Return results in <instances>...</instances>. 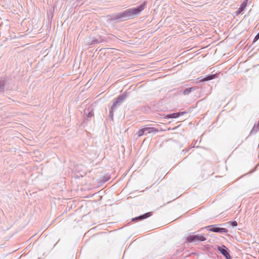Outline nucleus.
Masks as SVG:
<instances>
[{"instance_id": "obj_1", "label": "nucleus", "mask_w": 259, "mask_h": 259, "mask_svg": "<svg viewBox=\"0 0 259 259\" xmlns=\"http://www.w3.org/2000/svg\"><path fill=\"white\" fill-rule=\"evenodd\" d=\"M146 5V2H144L137 7L128 9L124 11L115 14L108 15L107 17H109L108 21H115L116 22H119L127 20L132 18H134L140 14V13L144 9Z\"/></svg>"}, {"instance_id": "obj_2", "label": "nucleus", "mask_w": 259, "mask_h": 259, "mask_svg": "<svg viewBox=\"0 0 259 259\" xmlns=\"http://www.w3.org/2000/svg\"><path fill=\"white\" fill-rule=\"evenodd\" d=\"M126 96V93H124L119 95L115 99V101L113 102L112 105L110 109L109 114V118H111L112 120H113L114 110L117 107H118L122 104V103L125 100Z\"/></svg>"}, {"instance_id": "obj_3", "label": "nucleus", "mask_w": 259, "mask_h": 259, "mask_svg": "<svg viewBox=\"0 0 259 259\" xmlns=\"http://www.w3.org/2000/svg\"><path fill=\"white\" fill-rule=\"evenodd\" d=\"M189 234L187 236L185 237L186 241L184 244L195 243L196 244L200 243V242L204 241L206 240V237L201 234Z\"/></svg>"}, {"instance_id": "obj_4", "label": "nucleus", "mask_w": 259, "mask_h": 259, "mask_svg": "<svg viewBox=\"0 0 259 259\" xmlns=\"http://www.w3.org/2000/svg\"><path fill=\"white\" fill-rule=\"evenodd\" d=\"M206 228L211 232L219 233H226L228 232V229L225 228L219 227V225H212L206 227Z\"/></svg>"}, {"instance_id": "obj_5", "label": "nucleus", "mask_w": 259, "mask_h": 259, "mask_svg": "<svg viewBox=\"0 0 259 259\" xmlns=\"http://www.w3.org/2000/svg\"><path fill=\"white\" fill-rule=\"evenodd\" d=\"M217 249L226 259H232L230 254L229 249L225 245L218 246Z\"/></svg>"}, {"instance_id": "obj_6", "label": "nucleus", "mask_w": 259, "mask_h": 259, "mask_svg": "<svg viewBox=\"0 0 259 259\" xmlns=\"http://www.w3.org/2000/svg\"><path fill=\"white\" fill-rule=\"evenodd\" d=\"M104 41H105V39L102 36L99 35L97 37H94L90 39L88 45L92 46Z\"/></svg>"}, {"instance_id": "obj_7", "label": "nucleus", "mask_w": 259, "mask_h": 259, "mask_svg": "<svg viewBox=\"0 0 259 259\" xmlns=\"http://www.w3.org/2000/svg\"><path fill=\"white\" fill-rule=\"evenodd\" d=\"M219 74L220 73L208 74L204 77L201 76L198 78L197 79L199 80V82H204L206 81H209L217 77Z\"/></svg>"}, {"instance_id": "obj_8", "label": "nucleus", "mask_w": 259, "mask_h": 259, "mask_svg": "<svg viewBox=\"0 0 259 259\" xmlns=\"http://www.w3.org/2000/svg\"><path fill=\"white\" fill-rule=\"evenodd\" d=\"M187 113V112L186 111L172 113H170V114H168L166 116V117L167 118H178V117H180V116H182Z\"/></svg>"}, {"instance_id": "obj_9", "label": "nucleus", "mask_w": 259, "mask_h": 259, "mask_svg": "<svg viewBox=\"0 0 259 259\" xmlns=\"http://www.w3.org/2000/svg\"><path fill=\"white\" fill-rule=\"evenodd\" d=\"M144 130L145 132V135H147L148 134H150L152 133H156L158 132V130L152 127H144Z\"/></svg>"}, {"instance_id": "obj_10", "label": "nucleus", "mask_w": 259, "mask_h": 259, "mask_svg": "<svg viewBox=\"0 0 259 259\" xmlns=\"http://www.w3.org/2000/svg\"><path fill=\"white\" fill-rule=\"evenodd\" d=\"M248 0H245L240 5L238 10L236 12V15H239L244 11L245 8L247 6Z\"/></svg>"}, {"instance_id": "obj_11", "label": "nucleus", "mask_w": 259, "mask_h": 259, "mask_svg": "<svg viewBox=\"0 0 259 259\" xmlns=\"http://www.w3.org/2000/svg\"><path fill=\"white\" fill-rule=\"evenodd\" d=\"M84 114L85 116V118L87 120H88L89 118H90L94 116V112L93 110H91L90 108H88L84 110Z\"/></svg>"}, {"instance_id": "obj_12", "label": "nucleus", "mask_w": 259, "mask_h": 259, "mask_svg": "<svg viewBox=\"0 0 259 259\" xmlns=\"http://www.w3.org/2000/svg\"><path fill=\"white\" fill-rule=\"evenodd\" d=\"M195 89L193 87L188 88L185 89L183 92L184 95H189L192 91H194Z\"/></svg>"}, {"instance_id": "obj_13", "label": "nucleus", "mask_w": 259, "mask_h": 259, "mask_svg": "<svg viewBox=\"0 0 259 259\" xmlns=\"http://www.w3.org/2000/svg\"><path fill=\"white\" fill-rule=\"evenodd\" d=\"M5 87V82L3 80H0V92H3Z\"/></svg>"}, {"instance_id": "obj_14", "label": "nucleus", "mask_w": 259, "mask_h": 259, "mask_svg": "<svg viewBox=\"0 0 259 259\" xmlns=\"http://www.w3.org/2000/svg\"><path fill=\"white\" fill-rule=\"evenodd\" d=\"M152 215V212H148L142 214V218H143V219L144 220L151 217Z\"/></svg>"}, {"instance_id": "obj_15", "label": "nucleus", "mask_w": 259, "mask_h": 259, "mask_svg": "<svg viewBox=\"0 0 259 259\" xmlns=\"http://www.w3.org/2000/svg\"><path fill=\"white\" fill-rule=\"evenodd\" d=\"M258 130H259V129L257 128L256 125L255 124L253 126L251 131H250L249 135H251L255 134L257 133V131H258Z\"/></svg>"}, {"instance_id": "obj_16", "label": "nucleus", "mask_w": 259, "mask_h": 259, "mask_svg": "<svg viewBox=\"0 0 259 259\" xmlns=\"http://www.w3.org/2000/svg\"><path fill=\"white\" fill-rule=\"evenodd\" d=\"M137 134L138 137H141L143 135H145V132H144V128L143 127L142 128H141L139 131H138V132L137 133Z\"/></svg>"}, {"instance_id": "obj_17", "label": "nucleus", "mask_w": 259, "mask_h": 259, "mask_svg": "<svg viewBox=\"0 0 259 259\" xmlns=\"http://www.w3.org/2000/svg\"><path fill=\"white\" fill-rule=\"evenodd\" d=\"M232 227H236L237 226V222L236 221H231L228 222Z\"/></svg>"}, {"instance_id": "obj_18", "label": "nucleus", "mask_w": 259, "mask_h": 259, "mask_svg": "<svg viewBox=\"0 0 259 259\" xmlns=\"http://www.w3.org/2000/svg\"><path fill=\"white\" fill-rule=\"evenodd\" d=\"M143 218H142V215H140L137 217L133 219V221H139L143 220Z\"/></svg>"}, {"instance_id": "obj_19", "label": "nucleus", "mask_w": 259, "mask_h": 259, "mask_svg": "<svg viewBox=\"0 0 259 259\" xmlns=\"http://www.w3.org/2000/svg\"><path fill=\"white\" fill-rule=\"evenodd\" d=\"M184 250V247H181V248H180L179 249H177L176 253L177 254H179V253L182 252Z\"/></svg>"}, {"instance_id": "obj_20", "label": "nucleus", "mask_w": 259, "mask_h": 259, "mask_svg": "<svg viewBox=\"0 0 259 259\" xmlns=\"http://www.w3.org/2000/svg\"><path fill=\"white\" fill-rule=\"evenodd\" d=\"M258 39H259V32L254 37L253 39V42L256 41Z\"/></svg>"}, {"instance_id": "obj_21", "label": "nucleus", "mask_w": 259, "mask_h": 259, "mask_svg": "<svg viewBox=\"0 0 259 259\" xmlns=\"http://www.w3.org/2000/svg\"><path fill=\"white\" fill-rule=\"evenodd\" d=\"M104 178H105V179L104 180V182L108 181L110 179V177L108 176L107 177H104Z\"/></svg>"}, {"instance_id": "obj_22", "label": "nucleus", "mask_w": 259, "mask_h": 259, "mask_svg": "<svg viewBox=\"0 0 259 259\" xmlns=\"http://www.w3.org/2000/svg\"><path fill=\"white\" fill-rule=\"evenodd\" d=\"M256 126L257 129H259V120L258 121L256 125Z\"/></svg>"}, {"instance_id": "obj_23", "label": "nucleus", "mask_w": 259, "mask_h": 259, "mask_svg": "<svg viewBox=\"0 0 259 259\" xmlns=\"http://www.w3.org/2000/svg\"><path fill=\"white\" fill-rule=\"evenodd\" d=\"M189 149H190V148L186 149V150L185 151V153L186 152H187L189 150Z\"/></svg>"}, {"instance_id": "obj_24", "label": "nucleus", "mask_w": 259, "mask_h": 259, "mask_svg": "<svg viewBox=\"0 0 259 259\" xmlns=\"http://www.w3.org/2000/svg\"><path fill=\"white\" fill-rule=\"evenodd\" d=\"M255 170V168L253 170H252V171H250V173H252V172H254Z\"/></svg>"}, {"instance_id": "obj_25", "label": "nucleus", "mask_w": 259, "mask_h": 259, "mask_svg": "<svg viewBox=\"0 0 259 259\" xmlns=\"http://www.w3.org/2000/svg\"><path fill=\"white\" fill-rule=\"evenodd\" d=\"M80 0H76V2L79 3L80 2Z\"/></svg>"}]
</instances>
